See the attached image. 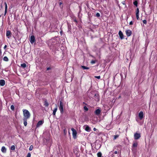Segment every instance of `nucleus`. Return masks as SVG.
Listing matches in <instances>:
<instances>
[{"instance_id":"nucleus-1","label":"nucleus","mask_w":157,"mask_h":157,"mask_svg":"<svg viewBox=\"0 0 157 157\" xmlns=\"http://www.w3.org/2000/svg\"><path fill=\"white\" fill-rule=\"evenodd\" d=\"M59 108L60 111V112L62 115L66 113V111L65 110L63 109V104L62 101H60L59 105Z\"/></svg>"},{"instance_id":"nucleus-2","label":"nucleus","mask_w":157,"mask_h":157,"mask_svg":"<svg viewBox=\"0 0 157 157\" xmlns=\"http://www.w3.org/2000/svg\"><path fill=\"white\" fill-rule=\"evenodd\" d=\"M23 111L25 117V118H29L30 117V114L29 111L26 109H23Z\"/></svg>"},{"instance_id":"nucleus-3","label":"nucleus","mask_w":157,"mask_h":157,"mask_svg":"<svg viewBox=\"0 0 157 157\" xmlns=\"http://www.w3.org/2000/svg\"><path fill=\"white\" fill-rule=\"evenodd\" d=\"M90 121L93 124H95L99 122L101 120L100 119V118H91Z\"/></svg>"},{"instance_id":"nucleus-4","label":"nucleus","mask_w":157,"mask_h":157,"mask_svg":"<svg viewBox=\"0 0 157 157\" xmlns=\"http://www.w3.org/2000/svg\"><path fill=\"white\" fill-rule=\"evenodd\" d=\"M71 130L72 132L73 137L74 139H75L77 138V132L76 130L73 128H71Z\"/></svg>"},{"instance_id":"nucleus-5","label":"nucleus","mask_w":157,"mask_h":157,"mask_svg":"<svg viewBox=\"0 0 157 157\" xmlns=\"http://www.w3.org/2000/svg\"><path fill=\"white\" fill-rule=\"evenodd\" d=\"M134 138L135 140H138L141 137L140 134V133L136 132L134 134Z\"/></svg>"},{"instance_id":"nucleus-6","label":"nucleus","mask_w":157,"mask_h":157,"mask_svg":"<svg viewBox=\"0 0 157 157\" xmlns=\"http://www.w3.org/2000/svg\"><path fill=\"white\" fill-rule=\"evenodd\" d=\"M30 41L31 43L32 44H33V43L35 42V38L34 36L32 35L31 36L30 39Z\"/></svg>"},{"instance_id":"nucleus-7","label":"nucleus","mask_w":157,"mask_h":157,"mask_svg":"<svg viewBox=\"0 0 157 157\" xmlns=\"http://www.w3.org/2000/svg\"><path fill=\"white\" fill-rule=\"evenodd\" d=\"M44 121L43 120H41L39 121L38 123H37L36 127V128H37L39 127H40V125H42L44 123Z\"/></svg>"},{"instance_id":"nucleus-8","label":"nucleus","mask_w":157,"mask_h":157,"mask_svg":"<svg viewBox=\"0 0 157 157\" xmlns=\"http://www.w3.org/2000/svg\"><path fill=\"white\" fill-rule=\"evenodd\" d=\"M11 33L10 30H8L6 31V36L8 38H10V36H11Z\"/></svg>"},{"instance_id":"nucleus-9","label":"nucleus","mask_w":157,"mask_h":157,"mask_svg":"<svg viewBox=\"0 0 157 157\" xmlns=\"http://www.w3.org/2000/svg\"><path fill=\"white\" fill-rule=\"evenodd\" d=\"M126 33L127 36H130L132 34V32L129 30H126Z\"/></svg>"},{"instance_id":"nucleus-10","label":"nucleus","mask_w":157,"mask_h":157,"mask_svg":"<svg viewBox=\"0 0 157 157\" xmlns=\"http://www.w3.org/2000/svg\"><path fill=\"white\" fill-rule=\"evenodd\" d=\"M57 110V106L56 105H55V106L53 110V112L52 114L54 115H55L56 114V112Z\"/></svg>"},{"instance_id":"nucleus-11","label":"nucleus","mask_w":157,"mask_h":157,"mask_svg":"<svg viewBox=\"0 0 157 157\" xmlns=\"http://www.w3.org/2000/svg\"><path fill=\"white\" fill-rule=\"evenodd\" d=\"M118 34L121 39H123L124 38L123 35L121 31H119Z\"/></svg>"},{"instance_id":"nucleus-12","label":"nucleus","mask_w":157,"mask_h":157,"mask_svg":"<svg viewBox=\"0 0 157 157\" xmlns=\"http://www.w3.org/2000/svg\"><path fill=\"white\" fill-rule=\"evenodd\" d=\"M5 84V82L4 80H0V85L2 86H4Z\"/></svg>"},{"instance_id":"nucleus-13","label":"nucleus","mask_w":157,"mask_h":157,"mask_svg":"<svg viewBox=\"0 0 157 157\" xmlns=\"http://www.w3.org/2000/svg\"><path fill=\"white\" fill-rule=\"evenodd\" d=\"M101 112L100 109H96L95 111V113L97 115H99Z\"/></svg>"},{"instance_id":"nucleus-14","label":"nucleus","mask_w":157,"mask_h":157,"mask_svg":"<svg viewBox=\"0 0 157 157\" xmlns=\"http://www.w3.org/2000/svg\"><path fill=\"white\" fill-rule=\"evenodd\" d=\"M4 4L5 5V13L4 14V15L5 16L6 14V13H7V4L6 2H4Z\"/></svg>"},{"instance_id":"nucleus-15","label":"nucleus","mask_w":157,"mask_h":157,"mask_svg":"<svg viewBox=\"0 0 157 157\" xmlns=\"http://www.w3.org/2000/svg\"><path fill=\"white\" fill-rule=\"evenodd\" d=\"M1 150V151L3 153H6V149L4 146H2V147Z\"/></svg>"},{"instance_id":"nucleus-16","label":"nucleus","mask_w":157,"mask_h":157,"mask_svg":"<svg viewBox=\"0 0 157 157\" xmlns=\"http://www.w3.org/2000/svg\"><path fill=\"white\" fill-rule=\"evenodd\" d=\"M27 118H23V121L24 122V124L25 126H26L27 125Z\"/></svg>"},{"instance_id":"nucleus-17","label":"nucleus","mask_w":157,"mask_h":157,"mask_svg":"<svg viewBox=\"0 0 157 157\" xmlns=\"http://www.w3.org/2000/svg\"><path fill=\"white\" fill-rule=\"evenodd\" d=\"M144 115L143 112V111H140L139 113V117L140 118H143Z\"/></svg>"},{"instance_id":"nucleus-18","label":"nucleus","mask_w":157,"mask_h":157,"mask_svg":"<svg viewBox=\"0 0 157 157\" xmlns=\"http://www.w3.org/2000/svg\"><path fill=\"white\" fill-rule=\"evenodd\" d=\"M85 130L87 131L90 132V128L89 126H86L85 128Z\"/></svg>"},{"instance_id":"nucleus-19","label":"nucleus","mask_w":157,"mask_h":157,"mask_svg":"<svg viewBox=\"0 0 157 157\" xmlns=\"http://www.w3.org/2000/svg\"><path fill=\"white\" fill-rule=\"evenodd\" d=\"M44 105L45 107H48L49 106V104L47 100L44 101Z\"/></svg>"},{"instance_id":"nucleus-20","label":"nucleus","mask_w":157,"mask_h":157,"mask_svg":"<svg viewBox=\"0 0 157 157\" xmlns=\"http://www.w3.org/2000/svg\"><path fill=\"white\" fill-rule=\"evenodd\" d=\"M21 66L23 68H25L26 67L27 65L25 63H23L21 64Z\"/></svg>"},{"instance_id":"nucleus-21","label":"nucleus","mask_w":157,"mask_h":157,"mask_svg":"<svg viewBox=\"0 0 157 157\" xmlns=\"http://www.w3.org/2000/svg\"><path fill=\"white\" fill-rule=\"evenodd\" d=\"M111 152H113V154H115V155H116L118 153L119 151H118V150L114 151V149L113 151H111Z\"/></svg>"},{"instance_id":"nucleus-22","label":"nucleus","mask_w":157,"mask_h":157,"mask_svg":"<svg viewBox=\"0 0 157 157\" xmlns=\"http://www.w3.org/2000/svg\"><path fill=\"white\" fill-rule=\"evenodd\" d=\"M3 60L5 61H6V62H7L9 60V59H8V57H7V56H4L3 58Z\"/></svg>"},{"instance_id":"nucleus-23","label":"nucleus","mask_w":157,"mask_h":157,"mask_svg":"<svg viewBox=\"0 0 157 157\" xmlns=\"http://www.w3.org/2000/svg\"><path fill=\"white\" fill-rule=\"evenodd\" d=\"M138 145V143L137 142H135L133 143V147H136Z\"/></svg>"},{"instance_id":"nucleus-24","label":"nucleus","mask_w":157,"mask_h":157,"mask_svg":"<svg viewBox=\"0 0 157 157\" xmlns=\"http://www.w3.org/2000/svg\"><path fill=\"white\" fill-rule=\"evenodd\" d=\"M98 157H101L102 154L101 152H98L97 154Z\"/></svg>"},{"instance_id":"nucleus-25","label":"nucleus","mask_w":157,"mask_h":157,"mask_svg":"<svg viewBox=\"0 0 157 157\" xmlns=\"http://www.w3.org/2000/svg\"><path fill=\"white\" fill-rule=\"evenodd\" d=\"M15 148V146L14 145H13L11 147L10 149L12 150H14Z\"/></svg>"},{"instance_id":"nucleus-26","label":"nucleus","mask_w":157,"mask_h":157,"mask_svg":"<svg viewBox=\"0 0 157 157\" xmlns=\"http://www.w3.org/2000/svg\"><path fill=\"white\" fill-rule=\"evenodd\" d=\"M81 67L83 69H88L89 67H87L84 66H81Z\"/></svg>"},{"instance_id":"nucleus-27","label":"nucleus","mask_w":157,"mask_h":157,"mask_svg":"<svg viewBox=\"0 0 157 157\" xmlns=\"http://www.w3.org/2000/svg\"><path fill=\"white\" fill-rule=\"evenodd\" d=\"M83 109H84V110L85 111H87L88 110V108H87V107L86 106H84V108H83Z\"/></svg>"},{"instance_id":"nucleus-28","label":"nucleus","mask_w":157,"mask_h":157,"mask_svg":"<svg viewBox=\"0 0 157 157\" xmlns=\"http://www.w3.org/2000/svg\"><path fill=\"white\" fill-rule=\"evenodd\" d=\"M33 146L32 145H31L29 147V150L30 151H32L33 149Z\"/></svg>"},{"instance_id":"nucleus-29","label":"nucleus","mask_w":157,"mask_h":157,"mask_svg":"<svg viewBox=\"0 0 157 157\" xmlns=\"http://www.w3.org/2000/svg\"><path fill=\"white\" fill-rule=\"evenodd\" d=\"M133 4L136 6H137V1H135L133 2Z\"/></svg>"},{"instance_id":"nucleus-30","label":"nucleus","mask_w":157,"mask_h":157,"mask_svg":"<svg viewBox=\"0 0 157 157\" xmlns=\"http://www.w3.org/2000/svg\"><path fill=\"white\" fill-rule=\"evenodd\" d=\"M112 157H118V155H115V154H113V153H112V155H111Z\"/></svg>"},{"instance_id":"nucleus-31","label":"nucleus","mask_w":157,"mask_h":157,"mask_svg":"<svg viewBox=\"0 0 157 157\" xmlns=\"http://www.w3.org/2000/svg\"><path fill=\"white\" fill-rule=\"evenodd\" d=\"M10 108H11V109H12L13 110L14 109V105H12L11 106Z\"/></svg>"},{"instance_id":"nucleus-32","label":"nucleus","mask_w":157,"mask_h":157,"mask_svg":"<svg viewBox=\"0 0 157 157\" xmlns=\"http://www.w3.org/2000/svg\"><path fill=\"white\" fill-rule=\"evenodd\" d=\"M63 132L64 133V135H66L67 133V131L66 129H64L63 130Z\"/></svg>"},{"instance_id":"nucleus-33","label":"nucleus","mask_w":157,"mask_h":157,"mask_svg":"<svg viewBox=\"0 0 157 157\" xmlns=\"http://www.w3.org/2000/svg\"><path fill=\"white\" fill-rule=\"evenodd\" d=\"M143 118H136V120L137 122H139V121H142Z\"/></svg>"},{"instance_id":"nucleus-34","label":"nucleus","mask_w":157,"mask_h":157,"mask_svg":"<svg viewBox=\"0 0 157 157\" xmlns=\"http://www.w3.org/2000/svg\"><path fill=\"white\" fill-rule=\"evenodd\" d=\"M139 10L138 8H137L136 11V14H139Z\"/></svg>"},{"instance_id":"nucleus-35","label":"nucleus","mask_w":157,"mask_h":157,"mask_svg":"<svg viewBox=\"0 0 157 157\" xmlns=\"http://www.w3.org/2000/svg\"><path fill=\"white\" fill-rule=\"evenodd\" d=\"M31 154L30 153H29L26 157H31Z\"/></svg>"},{"instance_id":"nucleus-36","label":"nucleus","mask_w":157,"mask_h":157,"mask_svg":"<svg viewBox=\"0 0 157 157\" xmlns=\"http://www.w3.org/2000/svg\"><path fill=\"white\" fill-rule=\"evenodd\" d=\"M136 15L137 20H138L139 19V14H136Z\"/></svg>"},{"instance_id":"nucleus-37","label":"nucleus","mask_w":157,"mask_h":157,"mask_svg":"<svg viewBox=\"0 0 157 157\" xmlns=\"http://www.w3.org/2000/svg\"><path fill=\"white\" fill-rule=\"evenodd\" d=\"M118 137V136L117 135L114 136V140L116 139Z\"/></svg>"},{"instance_id":"nucleus-38","label":"nucleus","mask_w":157,"mask_h":157,"mask_svg":"<svg viewBox=\"0 0 157 157\" xmlns=\"http://www.w3.org/2000/svg\"><path fill=\"white\" fill-rule=\"evenodd\" d=\"M98 94H95V95H94V96L95 97H97V99L98 100H99V98H98Z\"/></svg>"},{"instance_id":"nucleus-39","label":"nucleus","mask_w":157,"mask_h":157,"mask_svg":"<svg viewBox=\"0 0 157 157\" xmlns=\"http://www.w3.org/2000/svg\"><path fill=\"white\" fill-rule=\"evenodd\" d=\"M96 16L97 17H99L100 16V14L99 13H97L96 14Z\"/></svg>"},{"instance_id":"nucleus-40","label":"nucleus","mask_w":157,"mask_h":157,"mask_svg":"<svg viewBox=\"0 0 157 157\" xmlns=\"http://www.w3.org/2000/svg\"><path fill=\"white\" fill-rule=\"evenodd\" d=\"M95 62H95V61L92 60V61H91V63H92V64H94V63H95Z\"/></svg>"},{"instance_id":"nucleus-41","label":"nucleus","mask_w":157,"mask_h":157,"mask_svg":"<svg viewBox=\"0 0 157 157\" xmlns=\"http://www.w3.org/2000/svg\"><path fill=\"white\" fill-rule=\"evenodd\" d=\"M95 78H97L98 79H99L100 78V76H95Z\"/></svg>"},{"instance_id":"nucleus-42","label":"nucleus","mask_w":157,"mask_h":157,"mask_svg":"<svg viewBox=\"0 0 157 157\" xmlns=\"http://www.w3.org/2000/svg\"><path fill=\"white\" fill-rule=\"evenodd\" d=\"M143 22L144 24H146L147 23V21L146 20H144L143 21Z\"/></svg>"},{"instance_id":"nucleus-43","label":"nucleus","mask_w":157,"mask_h":157,"mask_svg":"<svg viewBox=\"0 0 157 157\" xmlns=\"http://www.w3.org/2000/svg\"><path fill=\"white\" fill-rule=\"evenodd\" d=\"M133 24V22H132V21H131L129 23V25H132Z\"/></svg>"},{"instance_id":"nucleus-44","label":"nucleus","mask_w":157,"mask_h":157,"mask_svg":"<svg viewBox=\"0 0 157 157\" xmlns=\"http://www.w3.org/2000/svg\"><path fill=\"white\" fill-rule=\"evenodd\" d=\"M51 69V68L50 67H48L47 68V70L48 71Z\"/></svg>"},{"instance_id":"nucleus-45","label":"nucleus","mask_w":157,"mask_h":157,"mask_svg":"<svg viewBox=\"0 0 157 157\" xmlns=\"http://www.w3.org/2000/svg\"><path fill=\"white\" fill-rule=\"evenodd\" d=\"M7 47V45H5L4 47V49H6V48Z\"/></svg>"},{"instance_id":"nucleus-46","label":"nucleus","mask_w":157,"mask_h":157,"mask_svg":"<svg viewBox=\"0 0 157 157\" xmlns=\"http://www.w3.org/2000/svg\"><path fill=\"white\" fill-rule=\"evenodd\" d=\"M122 3L124 5L125 4V2L124 1L122 2Z\"/></svg>"},{"instance_id":"nucleus-47","label":"nucleus","mask_w":157,"mask_h":157,"mask_svg":"<svg viewBox=\"0 0 157 157\" xmlns=\"http://www.w3.org/2000/svg\"><path fill=\"white\" fill-rule=\"evenodd\" d=\"M62 4V3L61 2H60L59 3V5H61V4Z\"/></svg>"},{"instance_id":"nucleus-48","label":"nucleus","mask_w":157,"mask_h":157,"mask_svg":"<svg viewBox=\"0 0 157 157\" xmlns=\"http://www.w3.org/2000/svg\"><path fill=\"white\" fill-rule=\"evenodd\" d=\"M67 24L68 27H69V24H68L69 23H68L67 22Z\"/></svg>"},{"instance_id":"nucleus-49","label":"nucleus","mask_w":157,"mask_h":157,"mask_svg":"<svg viewBox=\"0 0 157 157\" xmlns=\"http://www.w3.org/2000/svg\"><path fill=\"white\" fill-rule=\"evenodd\" d=\"M95 129H96V128H94V130H95Z\"/></svg>"}]
</instances>
